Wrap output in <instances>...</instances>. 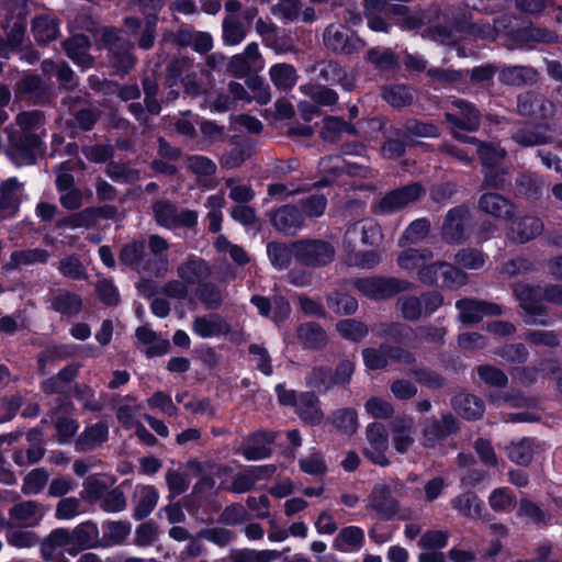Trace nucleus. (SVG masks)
Here are the masks:
<instances>
[{
    "label": "nucleus",
    "mask_w": 562,
    "mask_h": 562,
    "mask_svg": "<svg viewBox=\"0 0 562 562\" xmlns=\"http://www.w3.org/2000/svg\"><path fill=\"white\" fill-rule=\"evenodd\" d=\"M514 293L520 307L526 312V323L548 324L544 316L543 292L540 286L529 284H516Z\"/></svg>",
    "instance_id": "0eeeda50"
},
{
    "label": "nucleus",
    "mask_w": 562,
    "mask_h": 562,
    "mask_svg": "<svg viewBox=\"0 0 562 562\" xmlns=\"http://www.w3.org/2000/svg\"><path fill=\"white\" fill-rule=\"evenodd\" d=\"M358 291L372 299H386L405 289V282L392 278H367L355 282Z\"/></svg>",
    "instance_id": "2eb2a0df"
},
{
    "label": "nucleus",
    "mask_w": 562,
    "mask_h": 562,
    "mask_svg": "<svg viewBox=\"0 0 562 562\" xmlns=\"http://www.w3.org/2000/svg\"><path fill=\"white\" fill-rule=\"evenodd\" d=\"M364 364L370 370L382 369L389 364L392 359L397 362L411 364L414 362V356L401 348L382 345L379 348H366L362 351Z\"/></svg>",
    "instance_id": "f8f14e48"
},
{
    "label": "nucleus",
    "mask_w": 562,
    "mask_h": 562,
    "mask_svg": "<svg viewBox=\"0 0 562 562\" xmlns=\"http://www.w3.org/2000/svg\"><path fill=\"white\" fill-rule=\"evenodd\" d=\"M274 435L272 432L259 431L254 434L243 446V456L247 460H261L271 454V449L268 443L273 441Z\"/></svg>",
    "instance_id": "c9c22d12"
},
{
    "label": "nucleus",
    "mask_w": 562,
    "mask_h": 562,
    "mask_svg": "<svg viewBox=\"0 0 562 562\" xmlns=\"http://www.w3.org/2000/svg\"><path fill=\"white\" fill-rule=\"evenodd\" d=\"M467 207L458 206L450 210L442 225V238L450 244H460L464 239V223L468 220Z\"/></svg>",
    "instance_id": "a878e982"
},
{
    "label": "nucleus",
    "mask_w": 562,
    "mask_h": 562,
    "mask_svg": "<svg viewBox=\"0 0 562 562\" xmlns=\"http://www.w3.org/2000/svg\"><path fill=\"white\" fill-rule=\"evenodd\" d=\"M38 143H5L4 153L16 166L31 165L37 156Z\"/></svg>",
    "instance_id": "a19ab883"
},
{
    "label": "nucleus",
    "mask_w": 562,
    "mask_h": 562,
    "mask_svg": "<svg viewBox=\"0 0 562 562\" xmlns=\"http://www.w3.org/2000/svg\"><path fill=\"white\" fill-rule=\"evenodd\" d=\"M263 68V59L257 43H249L243 53L234 55L229 61L227 69L234 76L243 78L251 71L261 70Z\"/></svg>",
    "instance_id": "dca6fc26"
},
{
    "label": "nucleus",
    "mask_w": 562,
    "mask_h": 562,
    "mask_svg": "<svg viewBox=\"0 0 562 562\" xmlns=\"http://www.w3.org/2000/svg\"><path fill=\"white\" fill-rule=\"evenodd\" d=\"M364 541L363 530L356 526L346 527L340 530L336 539L337 547L342 551L359 549Z\"/></svg>",
    "instance_id": "6e6d98bb"
},
{
    "label": "nucleus",
    "mask_w": 562,
    "mask_h": 562,
    "mask_svg": "<svg viewBox=\"0 0 562 562\" xmlns=\"http://www.w3.org/2000/svg\"><path fill=\"white\" fill-rule=\"evenodd\" d=\"M382 234L379 225L372 220H362L353 223L345 233L344 245L347 249H352L357 241L368 246L378 245Z\"/></svg>",
    "instance_id": "f3484780"
},
{
    "label": "nucleus",
    "mask_w": 562,
    "mask_h": 562,
    "mask_svg": "<svg viewBox=\"0 0 562 562\" xmlns=\"http://www.w3.org/2000/svg\"><path fill=\"white\" fill-rule=\"evenodd\" d=\"M367 507L384 518H390L396 513L397 503L392 497L391 490L387 485L378 484L373 487L369 496Z\"/></svg>",
    "instance_id": "c85d7f7f"
},
{
    "label": "nucleus",
    "mask_w": 562,
    "mask_h": 562,
    "mask_svg": "<svg viewBox=\"0 0 562 562\" xmlns=\"http://www.w3.org/2000/svg\"><path fill=\"white\" fill-rule=\"evenodd\" d=\"M136 337L145 346V352L153 356H161L168 351L169 341L156 335L150 328L142 326L136 330Z\"/></svg>",
    "instance_id": "37998d69"
},
{
    "label": "nucleus",
    "mask_w": 562,
    "mask_h": 562,
    "mask_svg": "<svg viewBox=\"0 0 562 562\" xmlns=\"http://www.w3.org/2000/svg\"><path fill=\"white\" fill-rule=\"evenodd\" d=\"M427 76L432 80L434 85L446 88L460 81L464 76V71L443 68H429L427 70Z\"/></svg>",
    "instance_id": "69168bd1"
},
{
    "label": "nucleus",
    "mask_w": 562,
    "mask_h": 562,
    "mask_svg": "<svg viewBox=\"0 0 562 562\" xmlns=\"http://www.w3.org/2000/svg\"><path fill=\"white\" fill-rule=\"evenodd\" d=\"M479 209L495 218L507 220L514 213V204L497 193H484L479 199Z\"/></svg>",
    "instance_id": "2f4dec72"
},
{
    "label": "nucleus",
    "mask_w": 562,
    "mask_h": 562,
    "mask_svg": "<svg viewBox=\"0 0 562 562\" xmlns=\"http://www.w3.org/2000/svg\"><path fill=\"white\" fill-rule=\"evenodd\" d=\"M49 474L44 469L32 470L23 480L22 493L24 495H37L46 486Z\"/></svg>",
    "instance_id": "680f3d73"
},
{
    "label": "nucleus",
    "mask_w": 562,
    "mask_h": 562,
    "mask_svg": "<svg viewBox=\"0 0 562 562\" xmlns=\"http://www.w3.org/2000/svg\"><path fill=\"white\" fill-rule=\"evenodd\" d=\"M370 124L373 130L384 131L383 136L389 138V140L408 137H439V128L435 124L423 122L417 119H407L398 123L397 126L390 125L387 127L386 122L383 119L375 117L371 120Z\"/></svg>",
    "instance_id": "f03ea898"
},
{
    "label": "nucleus",
    "mask_w": 562,
    "mask_h": 562,
    "mask_svg": "<svg viewBox=\"0 0 562 562\" xmlns=\"http://www.w3.org/2000/svg\"><path fill=\"white\" fill-rule=\"evenodd\" d=\"M38 546L41 558L46 562L54 561L57 549L64 548L68 553L70 547L68 530L65 528L52 530L44 539L40 540Z\"/></svg>",
    "instance_id": "f704fd0d"
},
{
    "label": "nucleus",
    "mask_w": 562,
    "mask_h": 562,
    "mask_svg": "<svg viewBox=\"0 0 562 562\" xmlns=\"http://www.w3.org/2000/svg\"><path fill=\"white\" fill-rule=\"evenodd\" d=\"M453 407L458 414L467 419H477L484 413V404L476 396L459 394L453 400Z\"/></svg>",
    "instance_id": "a18cd8bd"
},
{
    "label": "nucleus",
    "mask_w": 562,
    "mask_h": 562,
    "mask_svg": "<svg viewBox=\"0 0 562 562\" xmlns=\"http://www.w3.org/2000/svg\"><path fill=\"white\" fill-rule=\"evenodd\" d=\"M325 46L336 54L351 55L359 53L366 43L349 27L340 24H330L323 35Z\"/></svg>",
    "instance_id": "423d86ee"
},
{
    "label": "nucleus",
    "mask_w": 562,
    "mask_h": 562,
    "mask_svg": "<svg viewBox=\"0 0 562 562\" xmlns=\"http://www.w3.org/2000/svg\"><path fill=\"white\" fill-rule=\"evenodd\" d=\"M101 45L108 49L109 58L133 49V43L125 36L122 30L104 29L100 38Z\"/></svg>",
    "instance_id": "ea45409f"
},
{
    "label": "nucleus",
    "mask_w": 562,
    "mask_h": 562,
    "mask_svg": "<svg viewBox=\"0 0 562 562\" xmlns=\"http://www.w3.org/2000/svg\"><path fill=\"white\" fill-rule=\"evenodd\" d=\"M328 307L340 315L353 314L358 308V302L355 297L335 292L327 297Z\"/></svg>",
    "instance_id": "e2e57ef3"
},
{
    "label": "nucleus",
    "mask_w": 562,
    "mask_h": 562,
    "mask_svg": "<svg viewBox=\"0 0 562 562\" xmlns=\"http://www.w3.org/2000/svg\"><path fill=\"white\" fill-rule=\"evenodd\" d=\"M459 311V318L464 324L477 323L485 316L502 314V307L495 303L463 299L456 303Z\"/></svg>",
    "instance_id": "a211bd4d"
},
{
    "label": "nucleus",
    "mask_w": 562,
    "mask_h": 562,
    "mask_svg": "<svg viewBox=\"0 0 562 562\" xmlns=\"http://www.w3.org/2000/svg\"><path fill=\"white\" fill-rule=\"evenodd\" d=\"M430 224L426 218L415 220L405 229L402 237L398 240L400 246L404 247L408 244L420 243L429 233Z\"/></svg>",
    "instance_id": "4d7b16f0"
},
{
    "label": "nucleus",
    "mask_w": 562,
    "mask_h": 562,
    "mask_svg": "<svg viewBox=\"0 0 562 562\" xmlns=\"http://www.w3.org/2000/svg\"><path fill=\"white\" fill-rule=\"evenodd\" d=\"M458 266L464 269L477 270L485 263V256L477 249H461L454 256Z\"/></svg>",
    "instance_id": "0e129e2a"
},
{
    "label": "nucleus",
    "mask_w": 562,
    "mask_h": 562,
    "mask_svg": "<svg viewBox=\"0 0 562 562\" xmlns=\"http://www.w3.org/2000/svg\"><path fill=\"white\" fill-rule=\"evenodd\" d=\"M89 104V93L78 92L68 94L61 100V105L67 108L74 114L78 127L83 131H91L100 117L101 111Z\"/></svg>",
    "instance_id": "1a4fd4ad"
},
{
    "label": "nucleus",
    "mask_w": 562,
    "mask_h": 562,
    "mask_svg": "<svg viewBox=\"0 0 562 562\" xmlns=\"http://www.w3.org/2000/svg\"><path fill=\"white\" fill-rule=\"evenodd\" d=\"M336 329L345 339L359 341L368 334V327L353 318L342 319L336 324Z\"/></svg>",
    "instance_id": "052dcab7"
},
{
    "label": "nucleus",
    "mask_w": 562,
    "mask_h": 562,
    "mask_svg": "<svg viewBox=\"0 0 562 562\" xmlns=\"http://www.w3.org/2000/svg\"><path fill=\"white\" fill-rule=\"evenodd\" d=\"M367 445L363 448V454L374 464L385 467L390 463L386 451L389 449V438L382 424L372 423L367 426Z\"/></svg>",
    "instance_id": "9d476101"
},
{
    "label": "nucleus",
    "mask_w": 562,
    "mask_h": 562,
    "mask_svg": "<svg viewBox=\"0 0 562 562\" xmlns=\"http://www.w3.org/2000/svg\"><path fill=\"white\" fill-rule=\"evenodd\" d=\"M477 153L485 168V184L493 188L502 187L504 180L493 175V167L503 159L505 150L501 148L499 143H479Z\"/></svg>",
    "instance_id": "4be33fe9"
},
{
    "label": "nucleus",
    "mask_w": 562,
    "mask_h": 562,
    "mask_svg": "<svg viewBox=\"0 0 562 562\" xmlns=\"http://www.w3.org/2000/svg\"><path fill=\"white\" fill-rule=\"evenodd\" d=\"M425 194V189L419 183H412L401 189L386 193L379 202V209L383 213H393L416 202Z\"/></svg>",
    "instance_id": "ddd939ff"
},
{
    "label": "nucleus",
    "mask_w": 562,
    "mask_h": 562,
    "mask_svg": "<svg viewBox=\"0 0 562 562\" xmlns=\"http://www.w3.org/2000/svg\"><path fill=\"white\" fill-rule=\"evenodd\" d=\"M48 258V252L44 249L16 250L11 254L10 261L3 266V270L11 271L20 266L44 263Z\"/></svg>",
    "instance_id": "79ce46f5"
},
{
    "label": "nucleus",
    "mask_w": 562,
    "mask_h": 562,
    "mask_svg": "<svg viewBox=\"0 0 562 562\" xmlns=\"http://www.w3.org/2000/svg\"><path fill=\"white\" fill-rule=\"evenodd\" d=\"M382 98L394 108H403L413 102L411 89L403 85H393L382 88Z\"/></svg>",
    "instance_id": "5fc2aeb1"
},
{
    "label": "nucleus",
    "mask_w": 562,
    "mask_h": 562,
    "mask_svg": "<svg viewBox=\"0 0 562 562\" xmlns=\"http://www.w3.org/2000/svg\"><path fill=\"white\" fill-rule=\"evenodd\" d=\"M270 221L278 231L291 233L304 224L303 214L293 205H284L270 213Z\"/></svg>",
    "instance_id": "7c9ffc66"
},
{
    "label": "nucleus",
    "mask_w": 562,
    "mask_h": 562,
    "mask_svg": "<svg viewBox=\"0 0 562 562\" xmlns=\"http://www.w3.org/2000/svg\"><path fill=\"white\" fill-rule=\"evenodd\" d=\"M331 425L341 434L352 436L358 429V416L353 408H340L330 416Z\"/></svg>",
    "instance_id": "09e8293b"
},
{
    "label": "nucleus",
    "mask_w": 562,
    "mask_h": 562,
    "mask_svg": "<svg viewBox=\"0 0 562 562\" xmlns=\"http://www.w3.org/2000/svg\"><path fill=\"white\" fill-rule=\"evenodd\" d=\"M269 77L276 89L284 92L292 90L299 80L295 67L286 63L271 66Z\"/></svg>",
    "instance_id": "4c0bfd02"
},
{
    "label": "nucleus",
    "mask_w": 562,
    "mask_h": 562,
    "mask_svg": "<svg viewBox=\"0 0 562 562\" xmlns=\"http://www.w3.org/2000/svg\"><path fill=\"white\" fill-rule=\"evenodd\" d=\"M452 506L463 516L475 517L481 514L482 502L473 493H464L452 501Z\"/></svg>",
    "instance_id": "bf43d9fd"
},
{
    "label": "nucleus",
    "mask_w": 562,
    "mask_h": 562,
    "mask_svg": "<svg viewBox=\"0 0 562 562\" xmlns=\"http://www.w3.org/2000/svg\"><path fill=\"white\" fill-rule=\"evenodd\" d=\"M50 306L61 315L69 316L78 314L81 311L82 301L76 293L61 291L52 299Z\"/></svg>",
    "instance_id": "de8ad7c7"
},
{
    "label": "nucleus",
    "mask_w": 562,
    "mask_h": 562,
    "mask_svg": "<svg viewBox=\"0 0 562 562\" xmlns=\"http://www.w3.org/2000/svg\"><path fill=\"white\" fill-rule=\"evenodd\" d=\"M434 257L429 249H414L409 248L398 254L397 263L402 269L413 270L420 269Z\"/></svg>",
    "instance_id": "49530a36"
},
{
    "label": "nucleus",
    "mask_w": 562,
    "mask_h": 562,
    "mask_svg": "<svg viewBox=\"0 0 562 562\" xmlns=\"http://www.w3.org/2000/svg\"><path fill=\"white\" fill-rule=\"evenodd\" d=\"M356 135V128L342 117L339 116H326L323 120L321 128V137L324 140H333L339 138L342 135Z\"/></svg>",
    "instance_id": "c03bdc74"
},
{
    "label": "nucleus",
    "mask_w": 562,
    "mask_h": 562,
    "mask_svg": "<svg viewBox=\"0 0 562 562\" xmlns=\"http://www.w3.org/2000/svg\"><path fill=\"white\" fill-rule=\"evenodd\" d=\"M192 331L203 338H218L231 333V326L218 314L198 316L192 324Z\"/></svg>",
    "instance_id": "b1692460"
},
{
    "label": "nucleus",
    "mask_w": 562,
    "mask_h": 562,
    "mask_svg": "<svg viewBox=\"0 0 562 562\" xmlns=\"http://www.w3.org/2000/svg\"><path fill=\"white\" fill-rule=\"evenodd\" d=\"M214 246L218 252L229 255L231 259L237 265H245L249 260L246 251L241 247L232 244L223 235H220L216 238Z\"/></svg>",
    "instance_id": "774afa93"
},
{
    "label": "nucleus",
    "mask_w": 562,
    "mask_h": 562,
    "mask_svg": "<svg viewBox=\"0 0 562 562\" xmlns=\"http://www.w3.org/2000/svg\"><path fill=\"white\" fill-rule=\"evenodd\" d=\"M222 40L225 45H238L247 36V30L245 25L235 16H225L222 22Z\"/></svg>",
    "instance_id": "3c124183"
},
{
    "label": "nucleus",
    "mask_w": 562,
    "mask_h": 562,
    "mask_svg": "<svg viewBox=\"0 0 562 562\" xmlns=\"http://www.w3.org/2000/svg\"><path fill=\"white\" fill-rule=\"evenodd\" d=\"M278 401L282 405L294 406L295 412L303 423L319 425L324 419L318 397L312 392L296 393L288 390L283 384L276 386Z\"/></svg>",
    "instance_id": "f257e3e1"
},
{
    "label": "nucleus",
    "mask_w": 562,
    "mask_h": 562,
    "mask_svg": "<svg viewBox=\"0 0 562 562\" xmlns=\"http://www.w3.org/2000/svg\"><path fill=\"white\" fill-rule=\"evenodd\" d=\"M297 337L305 348H321L326 344L327 337L324 329L315 324L307 323L297 329Z\"/></svg>",
    "instance_id": "8fccbe9b"
},
{
    "label": "nucleus",
    "mask_w": 562,
    "mask_h": 562,
    "mask_svg": "<svg viewBox=\"0 0 562 562\" xmlns=\"http://www.w3.org/2000/svg\"><path fill=\"white\" fill-rule=\"evenodd\" d=\"M32 32L38 44L49 43L59 34L58 20L49 14L36 15L32 20Z\"/></svg>",
    "instance_id": "e433bc0d"
},
{
    "label": "nucleus",
    "mask_w": 562,
    "mask_h": 562,
    "mask_svg": "<svg viewBox=\"0 0 562 562\" xmlns=\"http://www.w3.org/2000/svg\"><path fill=\"white\" fill-rule=\"evenodd\" d=\"M293 254L300 262L311 267H319L333 261L335 249L324 240H301L293 243Z\"/></svg>",
    "instance_id": "6e6552de"
},
{
    "label": "nucleus",
    "mask_w": 562,
    "mask_h": 562,
    "mask_svg": "<svg viewBox=\"0 0 562 562\" xmlns=\"http://www.w3.org/2000/svg\"><path fill=\"white\" fill-rule=\"evenodd\" d=\"M445 121L453 131L472 133L480 127L481 113L473 103L464 99H453L446 104Z\"/></svg>",
    "instance_id": "39448f33"
},
{
    "label": "nucleus",
    "mask_w": 562,
    "mask_h": 562,
    "mask_svg": "<svg viewBox=\"0 0 562 562\" xmlns=\"http://www.w3.org/2000/svg\"><path fill=\"white\" fill-rule=\"evenodd\" d=\"M46 514L45 507L35 501H23L9 510L12 522L23 528L36 527Z\"/></svg>",
    "instance_id": "aec40b11"
},
{
    "label": "nucleus",
    "mask_w": 562,
    "mask_h": 562,
    "mask_svg": "<svg viewBox=\"0 0 562 562\" xmlns=\"http://www.w3.org/2000/svg\"><path fill=\"white\" fill-rule=\"evenodd\" d=\"M156 222L166 228L193 227L198 221V214L191 210L178 211L168 202H157L154 205Z\"/></svg>",
    "instance_id": "9b49d317"
},
{
    "label": "nucleus",
    "mask_w": 562,
    "mask_h": 562,
    "mask_svg": "<svg viewBox=\"0 0 562 562\" xmlns=\"http://www.w3.org/2000/svg\"><path fill=\"white\" fill-rule=\"evenodd\" d=\"M300 91L302 94L310 98L318 108H333L339 100L338 93L324 85L305 83L300 87Z\"/></svg>",
    "instance_id": "58836bf2"
},
{
    "label": "nucleus",
    "mask_w": 562,
    "mask_h": 562,
    "mask_svg": "<svg viewBox=\"0 0 562 562\" xmlns=\"http://www.w3.org/2000/svg\"><path fill=\"white\" fill-rule=\"evenodd\" d=\"M498 79L506 86H529L537 82L538 71L530 66H504L498 72Z\"/></svg>",
    "instance_id": "c756f323"
},
{
    "label": "nucleus",
    "mask_w": 562,
    "mask_h": 562,
    "mask_svg": "<svg viewBox=\"0 0 562 562\" xmlns=\"http://www.w3.org/2000/svg\"><path fill=\"white\" fill-rule=\"evenodd\" d=\"M533 450V440L529 438H524L518 441L512 442L507 447V456L513 462L520 465H527L532 460Z\"/></svg>",
    "instance_id": "864d4df0"
},
{
    "label": "nucleus",
    "mask_w": 562,
    "mask_h": 562,
    "mask_svg": "<svg viewBox=\"0 0 562 562\" xmlns=\"http://www.w3.org/2000/svg\"><path fill=\"white\" fill-rule=\"evenodd\" d=\"M543 231V223L537 216L524 215L515 217L508 224L507 236L509 239L517 243H527Z\"/></svg>",
    "instance_id": "412c9836"
},
{
    "label": "nucleus",
    "mask_w": 562,
    "mask_h": 562,
    "mask_svg": "<svg viewBox=\"0 0 562 562\" xmlns=\"http://www.w3.org/2000/svg\"><path fill=\"white\" fill-rule=\"evenodd\" d=\"M418 280L427 285L440 283L448 289H458L468 282V274L446 261L427 262L418 272Z\"/></svg>",
    "instance_id": "7ed1b4c3"
},
{
    "label": "nucleus",
    "mask_w": 562,
    "mask_h": 562,
    "mask_svg": "<svg viewBox=\"0 0 562 562\" xmlns=\"http://www.w3.org/2000/svg\"><path fill=\"white\" fill-rule=\"evenodd\" d=\"M15 98L32 104H42L47 101L48 92L40 77L30 75L18 81Z\"/></svg>",
    "instance_id": "393cba45"
},
{
    "label": "nucleus",
    "mask_w": 562,
    "mask_h": 562,
    "mask_svg": "<svg viewBox=\"0 0 562 562\" xmlns=\"http://www.w3.org/2000/svg\"><path fill=\"white\" fill-rule=\"evenodd\" d=\"M268 256L271 260V263L278 269H284L289 266L291 257L293 254V244L291 247H288L283 244L271 243L267 248Z\"/></svg>",
    "instance_id": "338daca9"
},
{
    "label": "nucleus",
    "mask_w": 562,
    "mask_h": 562,
    "mask_svg": "<svg viewBox=\"0 0 562 562\" xmlns=\"http://www.w3.org/2000/svg\"><path fill=\"white\" fill-rule=\"evenodd\" d=\"M70 547L69 555H77L79 552L95 548L100 542L99 529L95 524L85 521L68 531Z\"/></svg>",
    "instance_id": "6ab92c4d"
},
{
    "label": "nucleus",
    "mask_w": 562,
    "mask_h": 562,
    "mask_svg": "<svg viewBox=\"0 0 562 562\" xmlns=\"http://www.w3.org/2000/svg\"><path fill=\"white\" fill-rule=\"evenodd\" d=\"M517 112L522 116L546 120L553 115L554 105L543 94L527 91L517 97Z\"/></svg>",
    "instance_id": "4468645a"
},
{
    "label": "nucleus",
    "mask_w": 562,
    "mask_h": 562,
    "mask_svg": "<svg viewBox=\"0 0 562 562\" xmlns=\"http://www.w3.org/2000/svg\"><path fill=\"white\" fill-rule=\"evenodd\" d=\"M209 263L198 257H190L177 268V274L188 285L199 284L211 276Z\"/></svg>",
    "instance_id": "bb28decb"
},
{
    "label": "nucleus",
    "mask_w": 562,
    "mask_h": 562,
    "mask_svg": "<svg viewBox=\"0 0 562 562\" xmlns=\"http://www.w3.org/2000/svg\"><path fill=\"white\" fill-rule=\"evenodd\" d=\"M415 420L412 416L404 415L395 418L391 424L392 443L396 452L406 453L415 442Z\"/></svg>",
    "instance_id": "5701e85b"
},
{
    "label": "nucleus",
    "mask_w": 562,
    "mask_h": 562,
    "mask_svg": "<svg viewBox=\"0 0 562 562\" xmlns=\"http://www.w3.org/2000/svg\"><path fill=\"white\" fill-rule=\"evenodd\" d=\"M7 131L10 140H42L47 136L46 117L38 110L22 111Z\"/></svg>",
    "instance_id": "20e7f679"
},
{
    "label": "nucleus",
    "mask_w": 562,
    "mask_h": 562,
    "mask_svg": "<svg viewBox=\"0 0 562 562\" xmlns=\"http://www.w3.org/2000/svg\"><path fill=\"white\" fill-rule=\"evenodd\" d=\"M159 499L157 490L151 485H137L134 491V518H146L156 507Z\"/></svg>",
    "instance_id": "72a5a7b5"
},
{
    "label": "nucleus",
    "mask_w": 562,
    "mask_h": 562,
    "mask_svg": "<svg viewBox=\"0 0 562 562\" xmlns=\"http://www.w3.org/2000/svg\"><path fill=\"white\" fill-rule=\"evenodd\" d=\"M22 184L16 178H9L1 186L0 218L14 216L19 211Z\"/></svg>",
    "instance_id": "cd10ccee"
},
{
    "label": "nucleus",
    "mask_w": 562,
    "mask_h": 562,
    "mask_svg": "<svg viewBox=\"0 0 562 562\" xmlns=\"http://www.w3.org/2000/svg\"><path fill=\"white\" fill-rule=\"evenodd\" d=\"M366 60L382 71L392 70L398 64L395 53L390 48L383 47L370 48L366 53Z\"/></svg>",
    "instance_id": "603ef678"
},
{
    "label": "nucleus",
    "mask_w": 562,
    "mask_h": 562,
    "mask_svg": "<svg viewBox=\"0 0 562 562\" xmlns=\"http://www.w3.org/2000/svg\"><path fill=\"white\" fill-rule=\"evenodd\" d=\"M515 496L507 487H497L488 496V505L496 513H507L513 509Z\"/></svg>",
    "instance_id": "13d9d810"
},
{
    "label": "nucleus",
    "mask_w": 562,
    "mask_h": 562,
    "mask_svg": "<svg viewBox=\"0 0 562 562\" xmlns=\"http://www.w3.org/2000/svg\"><path fill=\"white\" fill-rule=\"evenodd\" d=\"M63 46L67 56L78 66L88 68L92 65V58L89 54L90 41L85 34H76L67 38Z\"/></svg>",
    "instance_id": "473e14b6"
}]
</instances>
